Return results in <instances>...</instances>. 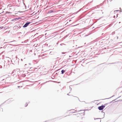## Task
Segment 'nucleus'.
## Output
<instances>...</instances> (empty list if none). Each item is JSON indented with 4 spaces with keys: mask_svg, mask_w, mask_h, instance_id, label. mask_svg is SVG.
<instances>
[{
    "mask_svg": "<svg viewBox=\"0 0 122 122\" xmlns=\"http://www.w3.org/2000/svg\"><path fill=\"white\" fill-rule=\"evenodd\" d=\"M105 107V106H102L98 107V108L99 110H102Z\"/></svg>",
    "mask_w": 122,
    "mask_h": 122,
    "instance_id": "nucleus-1",
    "label": "nucleus"
},
{
    "mask_svg": "<svg viewBox=\"0 0 122 122\" xmlns=\"http://www.w3.org/2000/svg\"><path fill=\"white\" fill-rule=\"evenodd\" d=\"M30 22H27L23 26L24 27H26L30 24Z\"/></svg>",
    "mask_w": 122,
    "mask_h": 122,
    "instance_id": "nucleus-2",
    "label": "nucleus"
},
{
    "mask_svg": "<svg viewBox=\"0 0 122 122\" xmlns=\"http://www.w3.org/2000/svg\"><path fill=\"white\" fill-rule=\"evenodd\" d=\"M65 71H64V70H62L61 71V73L62 74H63L64 72H65Z\"/></svg>",
    "mask_w": 122,
    "mask_h": 122,
    "instance_id": "nucleus-3",
    "label": "nucleus"
},
{
    "mask_svg": "<svg viewBox=\"0 0 122 122\" xmlns=\"http://www.w3.org/2000/svg\"><path fill=\"white\" fill-rule=\"evenodd\" d=\"M20 19V18H16V19H15V20H18V19Z\"/></svg>",
    "mask_w": 122,
    "mask_h": 122,
    "instance_id": "nucleus-4",
    "label": "nucleus"
}]
</instances>
